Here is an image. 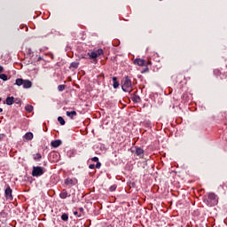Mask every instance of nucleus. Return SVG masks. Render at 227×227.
Segmentation results:
<instances>
[{
	"label": "nucleus",
	"instance_id": "31",
	"mask_svg": "<svg viewBox=\"0 0 227 227\" xmlns=\"http://www.w3.org/2000/svg\"><path fill=\"white\" fill-rule=\"evenodd\" d=\"M148 67H145V69H144V71H142V74H145V73H146V72H148Z\"/></svg>",
	"mask_w": 227,
	"mask_h": 227
},
{
	"label": "nucleus",
	"instance_id": "9",
	"mask_svg": "<svg viewBox=\"0 0 227 227\" xmlns=\"http://www.w3.org/2000/svg\"><path fill=\"white\" fill-rule=\"evenodd\" d=\"M70 197V195H68V192H67L66 189L62 190V192L59 194V198L61 200H67V198Z\"/></svg>",
	"mask_w": 227,
	"mask_h": 227
},
{
	"label": "nucleus",
	"instance_id": "16",
	"mask_svg": "<svg viewBox=\"0 0 227 227\" xmlns=\"http://www.w3.org/2000/svg\"><path fill=\"white\" fill-rule=\"evenodd\" d=\"M24 137L27 141H33L34 136H33V133L27 132L25 134Z\"/></svg>",
	"mask_w": 227,
	"mask_h": 227
},
{
	"label": "nucleus",
	"instance_id": "12",
	"mask_svg": "<svg viewBox=\"0 0 227 227\" xmlns=\"http://www.w3.org/2000/svg\"><path fill=\"white\" fill-rule=\"evenodd\" d=\"M51 145L53 148H58L59 146L61 145V140H53V141L51 142Z\"/></svg>",
	"mask_w": 227,
	"mask_h": 227
},
{
	"label": "nucleus",
	"instance_id": "13",
	"mask_svg": "<svg viewBox=\"0 0 227 227\" xmlns=\"http://www.w3.org/2000/svg\"><path fill=\"white\" fill-rule=\"evenodd\" d=\"M65 184L72 187L73 185H75V182H74V179L68 177L65 180Z\"/></svg>",
	"mask_w": 227,
	"mask_h": 227
},
{
	"label": "nucleus",
	"instance_id": "4",
	"mask_svg": "<svg viewBox=\"0 0 227 227\" xmlns=\"http://www.w3.org/2000/svg\"><path fill=\"white\" fill-rule=\"evenodd\" d=\"M104 54V50L98 49L97 51L88 52L87 56H89V59H93V63H97V59L98 56H102Z\"/></svg>",
	"mask_w": 227,
	"mask_h": 227
},
{
	"label": "nucleus",
	"instance_id": "30",
	"mask_svg": "<svg viewBox=\"0 0 227 227\" xmlns=\"http://www.w3.org/2000/svg\"><path fill=\"white\" fill-rule=\"evenodd\" d=\"M95 168H96L95 164H90V165L89 166V168H90V169H95Z\"/></svg>",
	"mask_w": 227,
	"mask_h": 227
},
{
	"label": "nucleus",
	"instance_id": "33",
	"mask_svg": "<svg viewBox=\"0 0 227 227\" xmlns=\"http://www.w3.org/2000/svg\"><path fill=\"white\" fill-rule=\"evenodd\" d=\"M80 212H84V207H79L78 209Z\"/></svg>",
	"mask_w": 227,
	"mask_h": 227
},
{
	"label": "nucleus",
	"instance_id": "25",
	"mask_svg": "<svg viewBox=\"0 0 227 227\" xmlns=\"http://www.w3.org/2000/svg\"><path fill=\"white\" fill-rule=\"evenodd\" d=\"M14 104H22V101L19 98L14 99Z\"/></svg>",
	"mask_w": 227,
	"mask_h": 227
},
{
	"label": "nucleus",
	"instance_id": "19",
	"mask_svg": "<svg viewBox=\"0 0 227 227\" xmlns=\"http://www.w3.org/2000/svg\"><path fill=\"white\" fill-rule=\"evenodd\" d=\"M71 68H79V62H72L70 64Z\"/></svg>",
	"mask_w": 227,
	"mask_h": 227
},
{
	"label": "nucleus",
	"instance_id": "27",
	"mask_svg": "<svg viewBox=\"0 0 227 227\" xmlns=\"http://www.w3.org/2000/svg\"><path fill=\"white\" fill-rule=\"evenodd\" d=\"M4 137H6L5 134H0V141H3V139H4Z\"/></svg>",
	"mask_w": 227,
	"mask_h": 227
},
{
	"label": "nucleus",
	"instance_id": "26",
	"mask_svg": "<svg viewBox=\"0 0 227 227\" xmlns=\"http://www.w3.org/2000/svg\"><path fill=\"white\" fill-rule=\"evenodd\" d=\"M92 162H98V157L91 158Z\"/></svg>",
	"mask_w": 227,
	"mask_h": 227
},
{
	"label": "nucleus",
	"instance_id": "14",
	"mask_svg": "<svg viewBox=\"0 0 227 227\" xmlns=\"http://www.w3.org/2000/svg\"><path fill=\"white\" fill-rule=\"evenodd\" d=\"M112 81H113V87L114 88V90H116V88H119L120 86V82H118V79L116 78V76H114L112 78Z\"/></svg>",
	"mask_w": 227,
	"mask_h": 227
},
{
	"label": "nucleus",
	"instance_id": "11",
	"mask_svg": "<svg viewBox=\"0 0 227 227\" xmlns=\"http://www.w3.org/2000/svg\"><path fill=\"white\" fill-rule=\"evenodd\" d=\"M14 102H15V98L13 97H8L5 100V103L7 106H13Z\"/></svg>",
	"mask_w": 227,
	"mask_h": 227
},
{
	"label": "nucleus",
	"instance_id": "18",
	"mask_svg": "<svg viewBox=\"0 0 227 227\" xmlns=\"http://www.w3.org/2000/svg\"><path fill=\"white\" fill-rule=\"evenodd\" d=\"M42 159V154L40 153L34 154V160L40 161Z\"/></svg>",
	"mask_w": 227,
	"mask_h": 227
},
{
	"label": "nucleus",
	"instance_id": "32",
	"mask_svg": "<svg viewBox=\"0 0 227 227\" xmlns=\"http://www.w3.org/2000/svg\"><path fill=\"white\" fill-rule=\"evenodd\" d=\"M3 72H4V68L2 66H0V74H3Z\"/></svg>",
	"mask_w": 227,
	"mask_h": 227
},
{
	"label": "nucleus",
	"instance_id": "15",
	"mask_svg": "<svg viewBox=\"0 0 227 227\" xmlns=\"http://www.w3.org/2000/svg\"><path fill=\"white\" fill-rule=\"evenodd\" d=\"M67 116H68V118H71V120H74V116H77V112L75 111H71V112H66Z\"/></svg>",
	"mask_w": 227,
	"mask_h": 227
},
{
	"label": "nucleus",
	"instance_id": "34",
	"mask_svg": "<svg viewBox=\"0 0 227 227\" xmlns=\"http://www.w3.org/2000/svg\"><path fill=\"white\" fill-rule=\"evenodd\" d=\"M88 59V57H86V56H82V59Z\"/></svg>",
	"mask_w": 227,
	"mask_h": 227
},
{
	"label": "nucleus",
	"instance_id": "3",
	"mask_svg": "<svg viewBox=\"0 0 227 227\" xmlns=\"http://www.w3.org/2000/svg\"><path fill=\"white\" fill-rule=\"evenodd\" d=\"M121 88L125 92L132 91V81L129 76H125Z\"/></svg>",
	"mask_w": 227,
	"mask_h": 227
},
{
	"label": "nucleus",
	"instance_id": "29",
	"mask_svg": "<svg viewBox=\"0 0 227 227\" xmlns=\"http://www.w3.org/2000/svg\"><path fill=\"white\" fill-rule=\"evenodd\" d=\"M74 215H78V217H82V215H79V212H77V211H74Z\"/></svg>",
	"mask_w": 227,
	"mask_h": 227
},
{
	"label": "nucleus",
	"instance_id": "36",
	"mask_svg": "<svg viewBox=\"0 0 227 227\" xmlns=\"http://www.w3.org/2000/svg\"><path fill=\"white\" fill-rule=\"evenodd\" d=\"M0 113H3V108H0Z\"/></svg>",
	"mask_w": 227,
	"mask_h": 227
},
{
	"label": "nucleus",
	"instance_id": "23",
	"mask_svg": "<svg viewBox=\"0 0 227 227\" xmlns=\"http://www.w3.org/2000/svg\"><path fill=\"white\" fill-rule=\"evenodd\" d=\"M65 88H66L65 85H59V86H58L59 91H65Z\"/></svg>",
	"mask_w": 227,
	"mask_h": 227
},
{
	"label": "nucleus",
	"instance_id": "20",
	"mask_svg": "<svg viewBox=\"0 0 227 227\" xmlns=\"http://www.w3.org/2000/svg\"><path fill=\"white\" fill-rule=\"evenodd\" d=\"M61 219L62 221H65V222L68 221V214L67 213L62 214Z\"/></svg>",
	"mask_w": 227,
	"mask_h": 227
},
{
	"label": "nucleus",
	"instance_id": "24",
	"mask_svg": "<svg viewBox=\"0 0 227 227\" xmlns=\"http://www.w3.org/2000/svg\"><path fill=\"white\" fill-rule=\"evenodd\" d=\"M101 167H102V163H100V161H97V164H96L97 169H100Z\"/></svg>",
	"mask_w": 227,
	"mask_h": 227
},
{
	"label": "nucleus",
	"instance_id": "28",
	"mask_svg": "<svg viewBox=\"0 0 227 227\" xmlns=\"http://www.w3.org/2000/svg\"><path fill=\"white\" fill-rule=\"evenodd\" d=\"M110 191L113 192L114 191H116V185H113L110 187Z\"/></svg>",
	"mask_w": 227,
	"mask_h": 227
},
{
	"label": "nucleus",
	"instance_id": "21",
	"mask_svg": "<svg viewBox=\"0 0 227 227\" xmlns=\"http://www.w3.org/2000/svg\"><path fill=\"white\" fill-rule=\"evenodd\" d=\"M58 121L59 122L60 125H65V119H63V117L59 116Z\"/></svg>",
	"mask_w": 227,
	"mask_h": 227
},
{
	"label": "nucleus",
	"instance_id": "2",
	"mask_svg": "<svg viewBox=\"0 0 227 227\" xmlns=\"http://www.w3.org/2000/svg\"><path fill=\"white\" fill-rule=\"evenodd\" d=\"M14 84H16V86H23V88H25L26 90H27L33 86V82H31V81L24 80L22 78L16 79Z\"/></svg>",
	"mask_w": 227,
	"mask_h": 227
},
{
	"label": "nucleus",
	"instance_id": "22",
	"mask_svg": "<svg viewBox=\"0 0 227 227\" xmlns=\"http://www.w3.org/2000/svg\"><path fill=\"white\" fill-rule=\"evenodd\" d=\"M0 79H2V81H8V75H6L5 74H1Z\"/></svg>",
	"mask_w": 227,
	"mask_h": 227
},
{
	"label": "nucleus",
	"instance_id": "8",
	"mask_svg": "<svg viewBox=\"0 0 227 227\" xmlns=\"http://www.w3.org/2000/svg\"><path fill=\"white\" fill-rule=\"evenodd\" d=\"M135 153L136 155H137V157H141L143 155H145V150H143V148L139 147V146H136L135 147Z\"/></svg>",
	"mask_w": 227,
	"mask_h": 227
},
{
	"label": "nucleus",
	"instance_id": "17",
	"mask_svg": "<svg viewBox=\"0 0 227 227\" xmlns=\"http://www.w3.org/2000/svg\"><path fill=\"white\" fill-rule=\"evenodd\" d=\"M25 111H27V113H33V106L31 105H27L25 106Z\"/></svg>",
	"mask_w": 227,
	"mask_h": 227
},
{
	"label": "nucleus",
	"instance_id": "6",
	"mask_svg": "<svg viewBox=\"0 0 227 227\" xmlns=\"http://www.w3.org/2000/svg\"><path fill=\"white\" fill-rule=\"evenodd\" d=\"M134 65H137L138 67H146L147 65H152V62H146V60L143 59H137L134 60Z\"/></svg>",
	"mask_w": 227,
	"mask_h": 227
},
{
	"label": "nucleus",
	"instance_id": "7",
	"mask_svg": "<svg viewBox=\"0 0 227 227\" xmlns=\"http://www.w3.org/2000/svg\"><path fill=\"white\" fill-rule=\"evenodd\" d=\"M12 192H13V191L12 190L10 185H8L4 191V196H5L6 200H10V201H12V200H13Z\"/></svg>",
	"mask_w": 227,
	"mask_h": 227
},
{
	"label": "nucleus",
	"instance_id": "35",
	"mask_svg": "<svg viewBox=\"0 0 227 227\" xmlns=\"http://www.w3.org/2000/svg\"><path fill=\"white\" fill-rule=\"evenodd\" d=\"M40 59H42V57H39V58H38V61H40Z\"/></svg>",
	"mask_w": 227,
	"mask_h": 227
},
{
	"label": "nucleus",
	"instance_id": "5",
	"mask_svg": "<svg viewBox=\"0 0 227 227\" xmlns=\"http://www.w3.org/2000/svg\"><path fill=\"white\" fill-rule=\"evenodd\" d=\"M45 173V170L43 169V167L40 166H36V167H33L32 169V176H42V175H43Z\"/></svg>",
	"mask_w": 227,
	"mask_h": 227
},
{
	"label": "nucleus",
	"instance_id": "10",
	"mask_svg": "<svg viewBox=\"0 0 227 227\" xmlns=\"http://www.w3.org/2000/svg\"><path fill=\"white\" fill-rule=\"evenodd\" d=\"M131 100L132 102H134L135 104H139V102H141V98L136 94H133L131 96Z\"/></svg>",
	"mask_w": 227,
	"mask_h": 227
},
{
	"label": "nucleus",
	"instance_id": "1",
	"mask_svg": "<svg viewBox=\"0 0 227 227\" xmlns=\"http://www.w3.org/2000/svg\"><path fill=\"white\" fill-rule=\"evenodd\" d=\"M204 201L207 203V207H215L218 203L217 195L214 192H210L207 195V199L204 200Z\"/></svg>",
	"mask_w": 227,
	"mask_h": 227
}]
</instances>
